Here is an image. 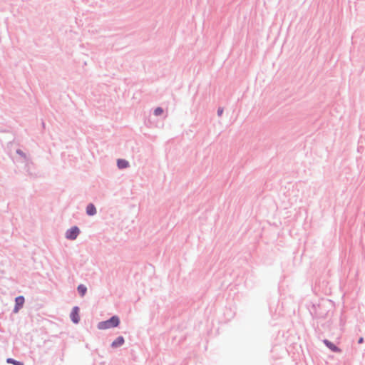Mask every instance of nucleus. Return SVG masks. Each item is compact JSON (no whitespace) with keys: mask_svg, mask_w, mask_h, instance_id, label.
<instances>
[{"mask_svg":"<svg viewBox=\"0 0 365 365\" xmlns=\"http://www.w3.org/2000/svg\"><path fill=\"white\" fill-rule=\"evenodd\" d=\"M120 324V319L118 316H112L109 319L100 322L97 327L98 329L104 330L110 328L117 327Z\"/></svg>","mask_w":365,"mask_h":365,"instance_id":"obj_1","label":"nucleus"},{"mask_svg":"<svg viewBox=\"0 0 365 365\" xmlns=\"http://www.w3.org/2000/svg\"><path fill=\"white\" fill-rule=\"evenodd\" d=\"M77 291L81 297H84L87 292V287L84 284H79L77 287Z\"/></svg>","mask_w":365,"mask_h":365,"instance_id":"obj_9","label":"nucleus"},{"mask_svg":"<svg viewBox=\"0 0 365 365\" xmlns=\"http://www.w3.org/2000/svg\"><path fill=\"white\" fill-rule=\"evenodd\" d=\"M79 312L80 309L78 306L73 307L71 310L70 318L72 322L74 324H78L80 322Z\"/></svg>","mask_w":365,"mask_h":365,"instance_id":"obj_3","label":"nucleus"},{"mask_svg":"<svg viewBox=\"0 0 365 365\" xmlns=\"http://www.w3.org/2000/svg\"><path fill=\"white\" fill-rule=\"evenodd\" d=\"M163 113V109L161 108V107H157L154 111H153V114L155 115V116H159L162 113Z\"/></svg>","mask_w":365,"mask_h":365,"instance_id":"obj_11","label":"nucleus"},{"mask_svg":"<svg viewBox=\"0 0 365 365\" xmlns=\"http://www.w3.org/2000/svg\"><path fill=\"white\" fill-rule=\"evenodd\" d=\"M217 115L220 117L223 113V108L219 107L217 111Z\"/></svg>","mask_w":365,"mask_h":365,"instance_id":"obj_13","label":"nucleus"},{"mask_svg":"<svg viewBox=\"0 0 365 365\" xmlns=\"http://www.w3.org/2000/svg\"><path fill=\"white\" fill-rule=\"evenodd\" d=\"M16 153L22 158H26V154L20 149L16 150Z\"/></svg>","mask_w":365,"mask_h":365,"instance_id":"obj_12","label":"nucleus"},{"mask_svg":"<svg viewBox=\"0 0 365 365\" xmlns=\"http://www.w3.org/2000/svg\"><path fill=\"white\" fill-rule=\"evenodd\" d=\"M80 232L81 231L78 227L73 226L70 229L67 230L65 234V237L67 240H75L78 237Z\"/></svg>","mask_w":365,"mask_h":365,"instance_id":"obj_2","label":"nucleus"},{"mask_svg":"<svg viewBox=\"0 0 365 365\" xmlns=\"http://www.w3.org/2000/svg\"><path fill=\"white\" fill-rule=\"evenodd\" d=\"M25 302L23 296H19L15 299V307L14 309V312H17L24 305Z\"/></svg>","mask_w":365,"mask_h":365,"instance_id":"obj_4","label":"nucleus"},{"mask_svg":"<svg viewBox=\"0 0 365 365\" xmlns=\"http://www.w3.org/2000/svg\"><path fill=\"white\" fill-rule=\"evenodd\" d=\"M364 341V339L363 337H360L359 339H358V344H363Z\"/></svg>","mask_w":365,"mask_h":365,"instance_id":"obj_14","label":"nucleus"},{"mask_svg":"<svg viewBox=\"0 0 365 365\" xmlns=\"http://www.w3.org/2000/svg\"><path fill=\"white\" fill-rule=\"evenodd\" d=\"M117 166L119 169H125L129 166V163L125 159H118L117 160Z\"/></svg>","mask_w":365,"mask_h":365,"instance_id":"obj_8","label":"nucleus"},{"mask_svg":"<svg viewBox=\"0 0 365 365\" xmlns=\"http://www.w3.org/2000/svg\"><path fill=\"white\" fill-rule=\"evenodd\" d=\"M323 343L326 345L327 348H329L331 351L335 353L341 352V349L331 341L328 339H324Z\"/></svg>","mask_w":365,"mask_h":365,"instance_id":"obj_5","label":"nucleus"},{"mask_svg":"<svg viewBox=\"0 0 365 365\" xmlns=\"http://www.w3.org/2000/svg\"><path fill=\"white\" fill-rule=\"evenodd\" d=\"M124 342H125V339H124L123 336H119L112 342L111 347L112 348H118V347L121 346L122 345H123Z\"/></svg>","mask_w":365,"mask_h":365,"instance_id":"obj_6","label":"nucleus"},{"mask_svg":"<svg viewBox=\"0 0 365 365\" xmlns=\"http://www.w3.org/2000/svg\"><path fill=\"white\" fill-rule=\"evenodd\" d=\"M86 212L88 216H93L96 214L97 210L96 206L93 203H89L86 206Z\"/></svg>","mask_w":365,"mask_h":365,"instance_id":"obj_7","label":"nucleus"},{"mask_svg":"<svg viewBox=\"0 0 365 365\" xmlns=\"http://www.w3.org/2000/svg\"><path fill=\"white\" fill-rule=\"evenodd\" d=\"M6 362L8 364H13V365H24V364L22 361H17V360H16L14 359H12V358H8L6 359Z\"/></svg>","mask_w":365,"mask_h":365,"instance_id":"obj_10","label":"nucleus"}]
</instances>
